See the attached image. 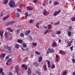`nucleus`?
<instances>
[{"instance_id":"obj_34","label":"nucleus","mask_w":75,"mask_h":75,"mask_svg":"<svg viewBox=\"0 0 75 75\" xmlns=\"http://www.w3.org/2000/svg\"><path fill=\"white\" fill-rule=\"evenodd\" d=\"M20 31V29H17V30H16V32H17V33H16V34H18L19 33Z\"/></svg>"},{"instance_id":"obj_17","label":"nucleus","mask_w":75,"mask_h":75,"mask_svg":"<svg viewBox=\"0 0 75 75\" xmlns=\"http://www.w3.org/2000/svg\"><path fill=\"white\" fill-rule=\"evenodd\" d=\"M7 29L9 31V32H12L13 31V30L12 29L10 28H7Z\"/></svg>"},{"instance_id":"obj_48","label":"nucleus","mask_w":75,"mask_h":75,"mask_svg":"<svg viewBox=\"0 0 75 75\" xmlns=\"http://www.w3.org/2000/svg\"><path fill=\"white\" fill-rule=\"evenodd\" d=\"M37 1H38V0H34L33 1V2L34 3L36 4L37 3Z\"/></svg>"},{"instance_id":"obj_23","label":"nucleus","mask_w":75,"mask_h":75,"mask_svg":"<svg viewBox=\"0 0 75 75\" xmlns=\"http://www.w3.org/2000/svg\"><path fill=\"white\" fill-rule=\"evenodd\" d=\"M40 24V23H37L36 24V27L37 28H39V25Z\"/></svg>"},{"instance_id":"obj_26","label":"nucleus","mask_w":75,"mask_h":75,"mask_svg":"<svg viewBox=\"0 0 75 75\" xmlns=\"http://www.w3.org/2000/svg\"><path fill=\"white\" fill-rule=\"evenodd\" d=\"M34 21V20H32V19H31V20H29V23H33Z\"/></svg>"},{"instance_id":"obj_4","label":"nucleus","mask_w":75,"mask_h":75,"mask_svg":"<svg viewBox=\"0 0 75 75\" xmlns=\"http://www.w3.org/2000/svg\"><path fill=\"white\" fill-rule=\"evenodd\" d=\"M61 10H59L58 11H55L54 12V16H57L58 14H59L61 12Z\"/></svg>"},{"instance_id":"obj_9","label":"nucleus","mask_w":75,"mask_h":75,"mask_svg":"<svg viewBox=\"0 0 75 75\" xmlns=\"http://www.w3.org/2000/svg\"><path fill=\"white\" fill-rule=\"evenodd\" d=\"M42 57L40 56L38 59V61L39 62H40L42 60Z\"/></svg>"},{"instance_id":"obj_38","label":"nucleus","mask_w":75,"mask_h":75,"mask_svg":"<svg viewBox=\"0 0 75 75\" xmlns=\"http://www.w3.org/2000/svg\"><path fill=\"white\" fill-rule=\"evenodd\" d=\"M17 11L19 12H22V10L18 8L17 9Z\"/></svg>"},{"instance_id":"obj_36","label":"nucleus","mask_w":75,"mask_h":75,"mask_svg":"<svg viewBox=\"0 0 75 75\" xmlns=\"http://www.w3.org/2000/svg\"><path fill=\"white\" fill-rule=\"evenodd\" d=\"M48 33V30H45V31L44 32V34H46Z\"/></svg>"},{"instance_id":"obj_44","label":"nucleus","mask_w":75,"mask_h":75,"mask_svg":"<svg viewBox=\"0 0 75 75\" xmlns=\"http://www.w3.org/2000/svg\"><path fill=\"white\" fill-rule=\"evenodd\" d=\"M8 33L7 32H5V37H7Z\"/></svg>"},{"instance_id":"obj_20","label":"nucleus","mask_w":75,"mask_h":75,"mask_svg":"<svg viewBox=\"0 0 75 75\" xmlns=\"http://www.w3.org/2000/svg\"><path fill=\"white\" fill-rule=\"evenodd\" d=\"M68 34L69 36L71 37V36L72 33L71 32L68 31Z\"/></svg>"},{"instance_id":"obj_58","label":"nucleus","mask_w":75,"mask_h":75,"mask_svg":"<svg viewBox=\"0 0 75 75\" xmlns=\"http://www.w3.org/2000/svg\"><path fill=\"white\" fill-rule=\"evenodd\" d=\"M30 58H33V56L32 54H31L30 55Z\"/></svg>"},{"instance_id":"obj_27","label":"nucleus","mask_w":75,"mask_h":75,"mask_svg":"<svg viewBox=\"0 0 75 75\" xmlns=\"http://www.w3.org/2000/svg\"><path fill=\"white\" fill-rule=\"evenodd\" d=\"M15 23L14 21H11L8 23V25L12 24Z\"/></svg>"},{"instance_id":"obj_2","label":"nucleus","mask_w":75,"mask_h":75,"mask_svg":"<svg viewBox=\"0 0 75 75\" xmlns=\"http://www.w3.org/2000/svg\"><path fill=\"white\" fill-rule=\"evenodd\" d=\"M54 52V50L52 48V49H48L47 51V54H48L50 53H52Z\"/></svg>"},{"instance_id":"obj_63","label":"nucleus","mask_w":75,"mask_h":75,"mask_svg":"<svg viewBox=\"0 0 75 75\" xmlns=\"http://www.w3.org/2000/svg\"><path fill=\"white\" fill-rule=\"evenodd\" d=\"M13 37H11L9 39V40H12L13 39Z\"/></svg>"},{"instance_id":"obj_49","label":"nucleus","mask_w":75,"mask_h":75,"mask_svg":"<svg viewBox=\"0 0 75 75\" xmlns=\"http://www.w3.org/2000/svg\"><path fill=\"white\" fill-rule=\"evenodd\" d=\"M59 57V56L57 54H56V58H58Z\"/></svg>"},{"instance_id":"obj_57","label":"nucleus","mask_w":75,"mask_h":75,"mask_svg":"<svg viewBox=\"0 0 75 75\" xmlns=\"http://www.w3.org/2000/svg\"><path fill=\"white\" fill-rule=\"evenodd\" d=\"M3 12L1 13L0 14V16H3Z\"/></svg>"},{"instance_id":"obj_12","label":"nucleus","mask_w":75,"mask_h":75,"mask_svg":"<svg viewBox=\"0 0 75 75\" xmlns=\"http://www.w3.org/2000/svg\"><path fill=\"white\" fill-rule=\"evenodd\" d=\"M21 67L22 68L24 67L25 70L27 69V67L25 65V64H22V65H21Z\"/></svg>"},{"instance_id":"obj_32","label":"nucleus","mask_w":75,"mask_h":75,"mask_svg":"<svg viewBox=\"0 0 75 75\" xmlns=\"http://www.w3.org/2000/svg\"><path fill=\"white\" fill-rule=\"evenodd\" d=\"M20 16V14L18 13L16 14V16L17 18H18Z\"/></svg>"},{"instance_id":"obj_46","label":"nucleus","mask_w":75,"mask_h":75,"mask_svg":"<svg viewBox=\"0 0 75 75\" xmlns=\"http://www.w3.org/2000/svg\"><path fill=\"white\" fill-rule=\"evenodd\" d=\"M30 40L31 41H32L33 40V38L31 37V36L30 35Z\"/></svg>"},{"instance_id":"obj_40","label":"nucleus","mask_w":75,"mask_h":75,"mask_svg":"<svg viewBox=\"0 0 75 75\" xmlns=\"http://www.w3.org/2000/svg\"><path fill=\"white\" fill-rule=\"evenodd\" d=\"M59 52L60 53L62 54H63L64 53V52H63V51H62V50H60L59 51Z\"/></svg>"},{"instance_id":"obj_15","label":"nucleus","mask_w":75,"mask_h":75,"mask_svg":"<svg viewBox=\"0 0 75 75\" xmlns=\"http://www.w3.org/2000/svg\"><path fill=\"white\" fill-rule=\"evenodd\" d=\"M52 45L53 47L56 46L57 45V43L55 42H53Z\"/></svg>"},{"instance_id":"obj_16","label":"nucleus","mask_w":75,"mask_h":75,"mask_svg":"<svg viewBox=\"0 0 75 75\" xmlns=\"http://www.w3.org/2000/svg\"><path fill=\"white\" fill-rule=\"evenodd\" d=\"M43 68L45 71H46L47 70V68L45 65H44Z\"/></svg>"},{"instance_id":"obj_52","label":"nucleus","mask_w":75,"mask_h":75,"mask_svg":"<svg viewBox=\"0 0 75 75\" xmlns=\"http://www.w3.org/2000/svg\"><path fill=\"white\" fill-rule=\"evenodd\" d=\"M11 59L10 58L7 61V62H10L11 61Z\"/></svg>"},{"instance_id":"obj_1","label":"nucleus","mask_w":75,"mask_h":75,"mask_svg":"<svg viewBox=\"0 0 75 75\" xmlns=\"http://www.w3.org/2000/svg\"><path fill=\"white\" fill-rule=\"evenodd\" d=\"M9 6L11 8H12L15 5V4L13 1L11 0L8 3Z\"/></svg>"},{"instance_id":"obj_55","label":"nucleus","mask_w":75,"mask_h":75,"mask_svg":"<svg viewBox=\"0 0 75 75\" xmlns=\"http://www.w3.org/2000/svg\"><path fill=\"white\" fill-rule=\"evenodd\" d=\"M72 62H73L75 63V59H72Z\"/></svg>"},{"instance_id":"obj_64","label":"nucleus","mask_w":75,"mask_h":75,"mask_svg":"<svg viewBox=\"0 0 75 75\" xmlns=\"http://www.w3.org/2000/svg\"><path fill=\"white\" fill-rule=\"evenodd\" d=\"M73 75H75V71L74 72L72 73Z\"/></svg>"},{"instance_id":"obj_21","label":"nucleus","mask_w":75,"mask_h":75,"mask_svg":"<svg viewBox=\"0 0 75 75\" xmlns=\"http://www.w3.org/2000/svg\"><path fill=\"white\" fill-rule=\"evenodd\" d=\"M73 41H72L70 42H67L68 43V45L70 46H71V43L73 42Z\"/></svg>"},{"instance_id":"obj_13","label":"nucleus","mask_w":75,"mask_h":75,"mask_svg":"<svg viewBox=\"0 0 75 75\" xmlns=\"http://www.w3.org/2000/svg\"><path fill=\"white\" fill-rule=\"evenodd\" d=\"M30 32V30H28L26 32V33H25V35H28L29 34Z\"/></svg>"},{"instance_id":"obj_41","label":"nucleus","mask_w":75,"mask_h":75,"mask_svg":"<svg viewBox=\"0 0 75 75\" xmlns=\"http://www.w3.org/2000/svg\"><path fill=\"white\" fill-rule=\"evenodd\" d=\"M67 73V71H64L62 74V75H66Z\"/></svg>"},{"instance_id":"obj_47","label":"nucleus","mask_w":75,"mask_h":75,"mask_svg":"<svg viewBox=\"0 0 75 75\" xmlns=\"http://www.w3.org/2000/svg\"><path fill=\"white\" fill-rule=\"evenodd\" d=\"M55 68V66L54 64H53L51 67L52 68Z\"/></svg>"},{"instance_id":"obj_60","label":"nucleus","mask_w":75,"mask_h":75,"mask_svg":"<svg viewBox=\"0 0 75 75\" xmlns=\"http://www.w3.org/2000/svg\"><path fill=\"white\" fill-rule=\"evenodd\" d=\"M49 3L50 4H52V1H51V0L50 1H49Z\"/></svg>"},{"instance_id":"obj_33","label":"nucleus","mask_w":75,"mask_h":75,"mask_svg":"<svg viewBox=\"0 0 75 75\" xmlns=\"http://www.w3.org/2000/svg\"><path fill=\"white\" fill-rule=\"evenodd\" d=\"M35 53L36 54H37L38 55H39L40 54V52H38V51H36V52H35Z\"/></svg>"},{"instance_id":"obj_53","label":"nucleus","mask_w":75,"mask_h":75,"mask_svg":"<svg viewBox=\"0 0 75 75\" xmlns=\"http://www.w3.org/2000/svg\"><path fill=\"white\" fill-rule=\"evenodd\" d=\"M52 37H53L54 38L55 37H56V36L54 34H53L52 35Z\"/></svg>"},{"instance_id":"obj_25","label":"nucleus","mask_w":75,"mask_h":75,"mask_svg":"<svg viewBox=\"0 0 75 75\" xmlns=\"http://www.w3.org/2000/svg\"><path fill=\"white\" fill-rule=\"evenodd\" d=\"M20 45L18 44H16L15 45V47L16 48H18L19 47Z\"/></svg>"},{"instance_id":"obj_5","label":"nucleus","mask_w":75,"mask_h":75,"mask_svg":"<svg viewBox=\"0 0 75 75\" xmlns=\"http://www.w3.org/2000/svg\"><path fill=\"white\" fill-rule=\"evenodd\" d=\"M27 73L28 75H31V71L30 69H28L27 71Z\"/></svg>"},{"instance_id":"obj_30","label":"nucleus","mask_w":75,"mask_h":75,"mask_svg":"<svg viewBox=\"0 0 75 75\" xmlns=\"http://www.w3.org/2000/svg\"><path fill=\"white\" fill-rule=\"evenodd\" d=\"M3 71V69L2 68H0V74H1Z\"/></svg>"},{"instance_id":"obj_7","label":"nucleus","mask_w":75,"mask_h":75,"mask_svg":"<svg viewBox=\"0 0 75 75\" xmlns=\"http://www.w3.org/2000/svg\"><path fill=\"white\" fill-rule=\"evenodd\" d=\"M4 32L2 30H0V36L1 38L3 37Z\"/></svg>"},{"instance_id":"obj_31","label":"nucleus","mask_w":75,"mask_h":75,"mask_svg":"<svg viewBox=\"0 0 75 75\" xmlns=\"http://www.w3.org/2000/svg\"><path fill=\"white\" fill-rule=\"evenodd\" d=\"M71 21H75V17H72L71 18Z\"/></svg>"},{"instance_id":"obj_11","label":"nucleus","mask_w":75,"mask_h":75,"mask_svg":"<svg viewBox=\"0 0 75 75\" xmlns=\"http://www.w3.org/2000/svg\"><path fill=\"white\" fill-rule=\"evenodd\" d=\"M27 10L29 11H32L33 10V8L30 6H27L26 8Z\"/></svg>"},{"instance_id":"obj_8","label":"nucleus","mask_w":75,"mask_h":75,"mask_svg":"<svg viewBox=\"0 0 75 75\" xmlns=\"http://www.w3.org/2000/svg\"><path fill=\"white\" fill-rule=\"evenodd\" d=\"M44 10L45 11L43 12V14L44 15H46L47 13V11L46 9H44Z\"/></svg>"},{"instance_id":"obj_10","label":"nucleus","mask_w":75,"mask_h":75,"mask_svg":"<svg viewBox=\"0 0 75 75\" xmlns=\"http://www.w3.org/2000/svg\"><path fill=\"white\" fill-rule=\"evenodd\" d=\"M17 42L20 44L22 43L23 42V41L22 40H19V39L17 41Z\"/></svg>"},{"instance_id":"obj_39","label":"nucleus","mask_w":75,"mask_h":75,"mask_svg":"<svg viewBox=\"0 0 75 75\" xmlns=\"http://www.w3.org/2000/svg\"><path fill=\"white\" fill-rule=\"evenodd\" d=\"M33 65L35 67H36L38 66V64L36 62H35L34 63Z\"/></svg>"},{"instance_id":"obj_62","label":"nucleus","mask_w":75,"mask_h":75,"mask_svg":"<svg viewBox=\"0 0 75 75\" xmlns=\"http://www.w3.org/2000/svg\"><path fill=\"white\" fill-rule=\"evenodd\" d=\"M7 53H11V51H10V52H9V51H7Z\"/></svg>"},{"instance_id":"obj_61","label":"nucleus","mask_w":75,"mask_h":75,"mask_svg":"<svg viewBox=\"0 0 75 75\" xmlns=\"http://www.w3.org/2000/svg\"><path fill=\"white\" fill-rule=\"evenodd\" d=\"M43 27L44 28H45V29H47V28L45 26H43Z\"/></svg>"},{"instance_id":"obj_3","label":"nucleus","mask_w":75,"mask_h":75,"mask_svg":"<svg viewBox=\"0 0 75 75\" xmlns=\"http://www.w3.org/2000/svg\"><path fill=\"white\" fill-rule=\"evenodd\" d=\"M19 70V67L18 66L16 65L15 67V73H17V75H20V74L18 73V71Z\"/></svg>"},{"instance_id":"obj_56","label":"nucleus","mask_w":75,"mask_h":75,"mask_svg":"<svg viewBox=\"0 0 75 75\" xmlns=\"http://www.w3.org/2000/svg\"><path fill=\"white\" fill-rule=\"evenodd\" d=\"M13 66H12L10 67V69H13Z\"/></svg>"},{"instance_id":"obj_22","label":"nucleus","mask_w":75,"mask_h":75,"mask_svg":"<svg viewBox=\"0 0 75 75\" xmlns=\"http://www.w3.org/2000/svg\"><path fill=\"white\" fill-rule=\"evenodd\" d=\"M23 47L24 48H26L27 46V45L25 43H23Z\"/></svg>"},{"instance_id":"obj_45","label":"nucleus","mask_w":75,"mask_h":75,"mask_svg":"<svg viewBox=\"0 0 75 75\" xmlns=\"http://www.w3.org/2000/svg\"><path fill=\"white\" fill-rule=\"evenodd\" d=\"M25 17L28 16V12H26L25 14Z\"/></svg>"},{"instance_id":"obj_35","label":"nucleus","mask_w":75,"mask_h":75,"mask_svg":"<svg viewBox=\"0 0 75 75\" xmlns=\"http://www.w3.org/2000/svg\"><path fill=\"white\" fill-rule=\"evenodd\" d=\"M20 36L21 37H23L24 36V35L23 33H21L20 34Z\"/></svg>"},{"instance_id":"obj_42","label":"nucleus","mask_w":75,"mask_h":75,"mask_svg":"<svg viewBox=\"0 0 75 75\" xmlns=\"http://www.w3.org/2000/svg\"><path fill=\"white\" fill-rule=\"evenodd\" d=\"M33 45L35 46H37V43L35 42L33 43Z\"/></svg>"},{"instance_id":"obj_14","label":"nucleus","mask_w":75,"mask_h":75,"mask_svg":"<svg viewBox=\"0 0 75 75\" xmlns=\"http://www.w3.org/2000/svg\"><path fill=\"white\" fill-rule=\"evenodd\" d=\"M6 55L4 53H2L0 55V57L2 58H4L5 57Z\"/></svg>"},{"instance_id":"obj_6","label":"nucleus","mask_w":75,"mask_h":75,"mask_svg":"<svg viewBox=\"0 0 75 75\" xmlns=\"http://www.w3.org/2000/svg\"><path fill=\"white\" fill-rule=\"evenodd\" d=\"M45 62H47L48 67V68L50 67L51 66V63L49 61L47 60L45 61Z\"/></svg>"},{"instance_id":"obj_59","label":"nucleus","mask_w":75,"mask_h":75,"mask_svg":"<svg viewBox=\"0 0 75 75\" xmlns=\"http://www.w3.org/2000/svg\"><path fill=\"white\" fill-rule=\"evenodd\" d=\"M8 75H12V73H11V72H10L8 73Z\"/></svg>"},{"instance_id":"obj_50","label":"nucleus","mask_w":75,"mask_h":75,"mask_svg":"<svg viewBox=\"0 0 75 75\" xmlns=\"http://www.w3.org/2000/svg\"><path fill=\"white\" fill-rule=\"evenodd\" d=\"M59 23H60V22L59 21L57 23H55L54 24L55 25H58V24H59Z\"/></svg>"},{"instance_id":"obj_54","label":"nucleus","mask_w":75,"mask_h":75,"mask_svg":"<svg viewBox=\"0 0 75 75\" xmlns=\"http://www.w3.org/2000/svg\"><path fill=\"white\" fill-rule=\"evenodd\" d=\"M72 29V27L71 26H69V30H71Z\"/></svg>"},{"instance_id":"obj_29","label":"nucleus","mask_w":75,"mask_h":75,"mask_svg":"<svg viewBox=\"0 0 75 75\" xmlns=\"http://www.w3.org/2000/svg\"><path fill=\"white\" fill-rule=\"evenodd\" d=\"M52 27V25H49L48 26V28L49 29H50Z\"/></svg>"},{"instance_id":"obj_28","label":"nucleus","mask_w":75,"mask_h":75,"mask_svg":"<svg viewBox=\"0 0 75 75\" xmlns=\"http://www.w3.org/2000/svg\"><path fill=\"white\" fill-rule=\"evenodd\" d=\"M35 71V72L38 75H40L41 74V73L37 70H36Z\"/></svg>"},{"instance_id":"obj_51","label":"nucleus","mask_w":75,"mask_h":75,"mask_svg":"<svg viewBox=\"0 0 75 75\" xmlns=\"http://www.w3.org/2000/svg\"><path fill=\"white\" fill-rule=\"evenodd\" d=\"M73 47H70V50H71V51H72L73 50Z\"/></svg>"},{"instance_id":"obj_24","label":"nucleus","mask_w":75,"mask_h":75,"mask_svg":"<svg viewBox=\"0 0 75 75\" xmlns=\"http://www.w3.org/2000/svg\"><path fill=\"white\" fill-rule=\"evenodd\" d=\"M61 31L59 30V31H57L56 32V34H57V35H59V34H61Z\"/></svg>"},{"instance_id":"obj_18","label":"nucleus","mask_w":75,"mask_h":75,"mask_svg":"<svg viewBox=\"0 0 75 75\" xmlns=\"http://www.w3.org/2000/svg\"><path fill=\"white\" fill-rule=\"evenodd\" d=\"M9 17V16H6L5 17L3 18V19H2V20H5L6 19H8Z\"/></svg>"},{"instance_id":"obj_43","label":"nucleus","mask_w":75,"mask_h":75,"mask_svg":"<svg viewBox=\"0 0 75 75\" xmlns=\"http://www.w3.org/2000/svg\"><path fill=\"white\" fill-rule=\"evenodd\" d=\"M7 49L9 50H10L12 49V48L10 47H7Z\"/></svg>"},{"instance_id":"obj_37","label":"nucleus","mask_w":75,"mask_h":75,"mask_svg":"<svg viewBox=\"0 0 75 75\" xmlns=\"http://www.w3.org/2000/svg\"><path fill=\"white\" fill-rule=\"evenodd\" d=\"M54 4L55 5H58L59 4V3L57 1H55L54 2Z\"/></svg>"},{"instance_id":"obj_19","label":"nucleus","mask_w":75,"mask_h":75,"mask_svg":"<svg viewBox=\"0 0 75 75\" xmlns=\"http://www.w3.org/2000/svg\"><path fill=\"white\" fill-rule=\"evenodd\" d=\"M8 2V0H4V4H7Z\"/></svg>"}]
</instances>
